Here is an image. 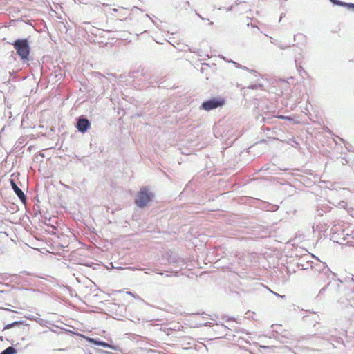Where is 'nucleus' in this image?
Returning <instances> with one entry per match:
<instances>
[{"instance_id": "obj_1", "label": "nucleus", "mask_w": 354, "mask_h": 354, "mask_svg": "<svg viewBox=\"0 0 354 354\" xmlns=\"http://www.w3.org/2000/svg\"><path fill=\"white\" fill-rule=\"evenodd\" d=\"M8 44L13 46L17 55L20 57L23 64L28 63L30 60V46L28 38L17 39Z\"/></svg>"}, {"instance_id": "obj_2", "label": "nucleus", "mask_w": 354, "mask_h": 354, "mask_svg": "<svg viewBox=\"0 0 354 354\" xmlns=\"http://www.w3.org/2000/svg\"><path fill=\"white\" fill-rule=\"evenodd\" d=\"M293 39L295 43L292 44V46L298 48L294 56L295 62L298 68H299L303 70V68L299 65L304 58V50L303 48L299 47V46H305L307 44V37L304 34L299 32L294 35Z\"/></svg>"}, {"instance_id": "obj_3", "label": "nucleus", "mask_w": 354, "mask_h": 354, "mask_svg": "<svg viewBox=\"0 0 354 354\" xmlns=\"http://www.w3.org/2000/svg\"><path fill=\"white\" fill-rule=\"evenodd\" d=\"M154 194L147 187H142L135 197V204L140 208H143L153 200Z\"/></svg>"}, {"instance_id": "obj_4", "label": "nucleus", "mask_w": 354, "mask_h": 354, "mask_svg": "<svg viewBox=\"0 0 354 354\" xmlns=\"http://www.w3.org/2000/svg\"><path fill=\"white\" fill-rule=\"evenodd\" d=\"M311 268L315 272H318L319 280L324 281L326 278L329 279L330 276L332 277H335V274L330 271L326 263L324 262L317 261L314 266H311Z\"/></svg>"}, {"instance_id": "obj_5", "label": "nucleus", "mask_w": 354, "mask_h": 354, "mask_svg": "<svg viewBox=\"0 0 354 354\" xmlns=\"http://www.w3.org/2000/svg\"><path fill=\"white\" fill-rule=\"evenodd\" d=\"M225 104V100L223 98L214 97L207 100L204 101L201 106L200 109L205 110L207 111L216 109L218 107L222 106Z\"/></svg>"}, {"instance_id": "obj_6", "label": "nucleus", "mask_w": 354, "mask_h": 354, "mask_svg": "<svg viewBox=\"0 0 354 354\" xmlns=\"http://www.w3.org/2000/svg\"><path fill=\"white\" fill-rule=\"evenodd\" d=\"M75 127L80 133H86L91 127V123L85 115H80L76 118Z\"/></svg>"}, {"instance_id": "obj_7", "label": "nucleus", "mask_w": 354, "mask_h": 354, "mask_svg": "<svg viewBox=\"0 0 354 354\" xmlns=\"http://www.w3.org/2000/svg\"><path fill=\"white\" fill-rule=\"evenodd\" d=\"M167 260L169 264L174 265L176 267L182 268L186 266L185 259L176 254H171L168 256Z\"/></svg>"}, {"instance_id": "obj_8", "label": "nucleus", "mask_w": 354, "mask_h": 354, "mask_svg": "<svg viewBox=\"0 0 354 354\" xmlns=\"http://www.w3.org/2000/svg\"><path fill=\"white\" fill-rule=\"evenodd\" d=\"M10 186L12 189H13L15 194L18 196L19 200L25 204L26 203V196L24 192L17 186L16 183L13 179L10 180Z\"/></svg>"}, {"instance_id": "obj_9", "label": "nucleus", "mask_w": 354, "mask_h": 354, "mask_svg": "<svg viewBox=\"0 0 354 354\" xmlns=\"http://www.w3.org/2000/svg\"><path fill=\"white\" fill-rule=\"evenodd\" d=\"M88 341L94 344L95 345H97V346H102L104 348H111L113 350H115L116 349V346H115L111 345V344H109L107 342H103V341H101V340H99V339H93V338H90Z\"/></svg>"}, {"instance_id": "obj_10", "label": "nucleus", "mask_w": 354, "mask_h": 354, "mask_svg": "<svg viewBox=\"0 0 354 354\" xmlns=\"http://www.w3.org/2000/svg\"><path fill=\"white\" fill-rule=\"evenodd\" d=\"M234 6H241V7L239 9L238 11L240 12H245L248 9V7L247 6V2L244 0H236Z\"/></svg>"}, {"instance_id": "obj_11", "label": "nucleus", "mask_w": 354, "mask_h": 354, "mask_svg": "<svg viewBox=\"0 0 354 354\" xmlns=\"http://www.w3.org/2000/svg\"><path fill=\"white\" fill-rule=\"evenodd\" d=\"M17 353V350L13 346H9L2 351L0 354H15Z\"/></svg>"}, {"instance_id": "obj_12", "label": "nucleus", "mask_w": 354, "mask_h": 354, "mask_svg": "<svg viewBox=\"0 0 354 354\" xmlns=\"http://www.w3.org/2000/svg\"><path fill=\"white\" fill-rule=\"evenodd\" d=\"M19 324H21V322H18V321L13 322L12 323L8 324L6 326H5L3 328V330L11 328L15 326L19 325Z\"/></svg>"}, {"instance_id": "obj_13", "label": "nucleus", "mask_w": 354, "mask_h": 354, "mask_svg": "<svg viewBox=\"0 0 354 354\" xmlns=\"http://www.w3.org/2000/svg\"><path fill=\"white\" fill-rule=\"evenodd\" d=\"M241 68V69H243V70H245V71H247L250 72V73L254 74L255 77H257V75H258V73H257V71H255V70L250 69V68H248V67H246V66H243V65H242V68Z\"/></svg>"}, {"instance_id": "obj_14", "label": "nucleus", "mask_w": 354, "mask_h": 354, "mask_svg": "<svg viewBox=\"0 0 354 354\" xmlns=\"http://www.w3.org/2000/svg\"><path fill=\"white\" fill-rule=\"evenodd\" d=\"M343 7H346L348 9H352L354 10V3L344 2Z\"/></svg>"}, {"instance_id": "obj_15", "label": "nucleus", "mask_w": 354, "mask_h": 354, "mask_svg": "<svg viewBox=\"0 0 354 354\" xmlns=\"http://www.w3.org/2000/svg\"><path fill=\"white\" fill-rule=\"evenodd\" d=\"M331 3H333L334 5L339 6L343 7L344 1H342L340 0H330Z\"/></svg>"}, {"instance_id": "obj_16", "label": "nucleus", "mask_w": 354, "mask_h": 354, "mask_svg": "<svg viewBox=\"0 0 354 354\" xmlns=\"http://www.w3.org/2000/svg\"><path fill=\"white\" fill-rule=\"evenodd\" d=\"M277 46H278V47L281 50H285V49H287L289 47L292 46V45H291V44H290V45H284V44H278Z\"/></svg>"}, {"instance_id": "obj_17", "label": "nucleus", "mask_w": 354, "mask_h": 354, "mask_svg": "<svg viewBox=\"0 0 354 354\" xmlns=\"http://www.w3.org/2000/svg\"><path fill=\"white\" fill-rule=\"evenodd\" d=\"M261 86H262L260 84H251L250 86H249L248 88H250V89H258V88H261Z\"/></svg>"}, {"instance_id": "obj_18", "label": "nucleus", "mask_w": 354, "mask_h": 354, "mask_svg": "<svg viewBox=\"0 0 354 354\" xmlns=\"http://www.w3.org/2000/svg\"><path fill=\"white\" fill-rule=\"evenodd\" d=\"M233 8H234V6H230L228 8L221 7V8H218V10H225L226 11L228 12V11H231L233 9Z\"/></svg>"}, {"instance_id": "obj_19", "label": "nucleus", "mask_w": 354, "mask_h": 354, "mask_svg": "<svg viewBox=\"0 0 354 354\" xmlns=\"http://www.w3.org/2000/svg\"><path fill=\"white\" fill-rule=\"evenodd\" d=\"M229 62L232 63V64L234 65V66H235L236 68H242V65H241L240 64H239V63H237V62H234V61L230 60V61H229Z\"/></svg>"}, {"instance_id": "obj_20", "label": "nucleus", "mask_w": 354, "mask_h": 354, "mask_svg": "<svg viewBox=\"0 0 354 354\" xmlns=\"http://www.w3.org/2000/svg\"><path fill=\"white\" fill-rule=\"evenodd\" d=\"M95 77H98L99 79H101L102 77H104V76L99 72L95 73Z\"/></svg>"}, {"instance_id": "obj_21", "label": "nucleus", "mask_w": 354, "mask_h": 354, "mask_svg": "<svg viewBox=\"0 0 354 354\" xmlns=\"http://www.w3.org/2000/svg\"><path fill=\"white\" fill-rule=\"evenodd\" d=\"M346 205H347V203L344 201L339 203V206H340L341 207H343V208H345Z\"/></svg>"}, {"instance_id": "obj_22", "label": "nucleus", "mask_w": 354, "mask_h": 354, "mask_svg": "<svg viewBox=\"0 0 354 354\" xmlns=\"http://www.w3.org/2000/svg\"><path fill=\"white\" fill-rule=\"evenodd\" d=\"M189 50L190 52H192V53H196L198 55H200L198 54V51H199V50H196V49L192 50L191 48H189Z\"/></svg>"}, {"instance_id": "obj_23", "label": "nucleus", "mask_w": 354, "mask_h": 354, "mask_svg": "<svg viewBox=\"0 0 354 354\" xmlns=\"http://www.w3.org/2000/svg\"><path fill=\"white\" fill-rule=\"evenodd\" d=\"M279 118H281V119L288 120H291V118L290 117H288V116L280 115Z\"/></svg>"}, {"instance_id": "obj_24", "label": "nucleus", "mask_w": 354, "mask_h": 354, "mask_svg": "<svg viewBox=\"0 0 354 354\" xmlns=\"http://www.w3.org/2000/svg\"><path fill=\"white\" fill-rule=\"evenodd\" d=\"M326 286L322 288L320 290H319V295H322L324 292V291L326 290Z\"/></svg>"}, {"instance_id": "obj_25", "label": "nucleus", "mask_w": 354, "mask_h": 354, "mask_svg": "<svg viewBox=\"0 0 354 354\" xmlns=\"http://www.w3.org/2000/svg\"><path fill=\"white\" fill-rule=\"evenodd\" d=\"M272 292L273 294H274V295H275L276 296H277V297H281V298H284V297H285V295H279V294H277V293H276V292Z\"/></svg>"}, {"instance_id": "obj_26", "label": "nucleus", "mask_w": 354, "mask_h": 354, "mask_svg": "<svg viewBox=\"0 0 354 354\" xmlns=\"http://www.w3.org/2000/svg\"><path fill=\"white\" fill-rule=\"evenodd\" d=\"M196 14L200 17L202 20H205L206 19L203 17L200 14H198L197 12H196Z\"/></svg>"}, {"instance_id": "obj_27", "label": "nucleus", "mask_w": 354, "mask_h": 354, "mask_svg": "<svg viewBox=\"0 0 354 354\" xmlns=\"http://www.w3.org/2000/svg\"><path fill=\"white\" fill-rule=\"evenodd\" d=\"M271 43H272V44H276V45H277V44H277V43L275 42V40H274L272 37H271Z\"/></svg>"}, {"instance_id": "obj_28", "label": "nucleus", "mask_w": 354, "mask_h": 354, "mask_svg": "<svg viewBox=\"0 0 354 354\" xmlns=\"http://www.w3.org/2000/svg\"><path fill=\"white\" fill-rule=\"evenodd\" d=\"M27 318H28V319H30V320H36V321H37V319H35V318H33V317H32V316L27 317Z\"/></svg>"}, {"instance_id": "obj_29", "label": "nucleus", "mask_w": 354, "mask_h": 354, "mask_svg": "<svg viewBox=\"0 0 354 354\" xmlns=\"http://www.w3.org/2000/svg\"><path fill=\"white\" fill-rule=\"evenodd\" d=\"M27 318H28V319H30V320H36V321H37V319H35V318H33V317H32V316L27 317Z\"/></svg>"}, {"instance_id": "obj_30", "label": "nucleus", "mask_w": 354, "mask_h": 354, "mask_svg": "<svg viewBox=\"0 0 354 354\" xmlns=\"http://www.w3.org/2000/svg\"><path fill=\"white\" fill-rule=\"evenodd\" d=\"M221 326L223 328H224L225 329H228V328L226 326H225L224 324H222Z\"/></svg>"}, {"instance_id": "obj_31", "label": "nucleus", "mask_w": 354, "mask_h": 354, "mask_svg": "<svg viewBox=\"0 0 354 354\" xmlns=\"http://www.w3.org/2000/svg\"><path fill=\"white\" fill-rule=\"evenodd\" d=\"M351 281L354 283V276H353V277H351Z\"/></svg>"}, {"instance_id": "obj_32", "label": "nucleus", "mask_w": 354, "mask_h": 354, "mask_svg": "<svg viewBox=\"0 0 354 354\" xmlns=\"http://www.w3.org/2000/svg\"><path fill=\"white\" fill-rule=\"evenodd\" d=\"M128 294H129V295H132V296H133V297H134L133 294V293H131V292H128Z\"/></svg>"}, {"instance_id": "obj_33", "label": "nucleus", "mask_w": 354, "mask_h": 354, "mask_svg": "<svg viewBox=\"0 0 354 354\" xmlns=\"http://www.w3.org/2000/svg\"><path fill=\"white\" fill-rule=\"evenodd\" d=\"M232 319H233V318H228V319H227V320H228V321H229V320H232Z\"/></svg>"}, {"instance_id": "obj_34", "label": "nucleus", "mask_w": 354, "mask_h": 354, "mask_svg": "<svg viewBox=\"0 0 354 354\" xmlns=\"http://www.w3.org/2000/svg\"><path fill=\"white\" fill-rule=\"evenodd\" d=\"M262 169L268 170V168H265V169H264V167H263V168H262Z\"/></svg>"}, {"instance_id": "obj_35", "label": "nucleus", "mask_w": 354, "mask_h": 354, "mask_svg": "<svg viewBox=\"0 0 354 354\" xmlns=\"http://www.w3.org/2000/svg\"><path fill=\"white\" fill-rule=\"evenodd\" d=\"M209 24H210V25H212V24H213V22H212V21H210V22H209Z\"/></svg>"}, {"instance_id": "obj_36", "label": "nucleus", "mask_w": 354, "mask_h": 354, "mask_svg": "<svg viewBox=\"0 0 354 354\" xmlns=\"http://www.w3.org/2000/svg\"><path fill=\"white\" fill-rule=\"evenodd\" d=\"M353 236L354 237V232L353 233Z\"/></svg>"}]
</instances>
